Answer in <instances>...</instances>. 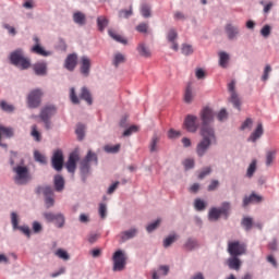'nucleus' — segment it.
I'll use <instances>...</instances> for the list:
<instances>
[{
    "label": "nucleus",
    "mask_w": 279,
    "mask_h": 279,
    "mask_svg": "<svg viewBox=\"0 0 279 279\" xmlns=\"http://www.w3.org/2000/svg\"><path fill=\"white\" fill-rule=\"evenodd\" d=\"M98 215H100V218L105 219L107 217V205L104 203H100L98 207Z\"/></svg>",
    "instance_id": "61"
},
{
    "label": "nucleus",
    "mask_w": 279,
    "mask_h": 279,
    "mask_svg": "<svg viewBox=\"0 0 279 279\" xmlns=\"http://www.w3.org/2000/svg\"><path fill=\"white\" fill-rule=\"evenodd\" d=\"M140 13L144 19L151 17V5L147 3L141 4Z\"/></svg>",
    "instance_id": "31"
},
{
    "label": "nucleus",
    "mask_w": 279,
    "mask_h": 279,
    "mask_svg": "<svg viewBox=\"0 0 279 279\" xmlns=\"http://www.w3.org/2000/svg\"><path fill=\"white\" fill-rule=\"evenodd\" d=\"M177 240V234H169L166 239L162 241V246L165 248L169 247L173 242Z\"/></svg>",
    "instance_id": "49"
},
{
    "label": "nucleus",
    "mask_w": 279,
    "mask_h": 279,
    "mask_svg": "<svg viewBox=\"0 0 279 279\" xmlns=\"http://www.w3.org/2000/svg\"><path fill=\"white\" fill-rule=\"evenodd\" d=\"M78 98L85 100V102H87L89 106H92L94 102L93 95L86 86L81 87V94L78 95Z\"/></svg>",
    "instance_id": "24"
},
{
    "label": "nucleus",
    "mask_w": 279,
    "mask_h": 279,
    "mask_svg": "<svg viewBox=\"0 0 279 279\" xmlns=\"http://www.w3.org/2000/svg\"><path fill=\"white\" fill-rule=\"evenodd\" d=\"M85 130L86 126L82 123H78V125H76V136L78 137V141H83L85 137Z\"/></svg>",
    "instance_id": "45"
},
{
    "label": "nucleus",
    "mask_w": 279,
    "mask_h": 279,
    "mask_svg": "<svg viewBox=\"0 0 279 279\" xmlns=\"http://www.w3.org/2000/svg\"><path fill=\"white\" fill-rule=\"evenodd\" d=\"M159 225H160V219H156L146 226V231L151 233L158 228Z\"/></svg>",
    "instance_id": "54"
},
{
    "label": "nucleus",
    "mask_w": 279,
    "mask_h": 279,
    "mask_svg": "<svg viewBox=\"0 0 279 279\" xmlns=\"http://www.w3.org/2000/svg\"><path fill=\"white\" fill-rule=\"evenodd\" d=\"M159 142L160 136L157 133H154L148 143L149 153L154 154L159 151Z\"/></svg>",
    "instance_id": "22"
},
{
    "label": "nucleus",
    "mask_w": 279,
    "mask_h": 279,
    "mask_svg": "<svg viewBox=\"0 0 279 279\" xmlns=\"http://www.w3.org/2000/svg\"><path fill=\"white\" fill-rule=\"evenodd\" d=\"M52 168L57 171H61L64 166V155L61 149H57L54 154H52Z\"/></svg>",
    "instance_id": "12"
},
{
    "label": "nucleus",
    "mask_w": 279,
    "mask_h": 279,
    "mask_svg": "<svg viewBox=\"0 0 279 279\" xmlns=\"http://www.w3.org/2000/svg\"><path fill=\"white\" fill-rule=\"evenodd\" d=\"M132 15H133V9H132V7H130L129 10H120V11L118 12V16H119L120 19H129V17H131Z\"/></svg>",
    "instance_id": "53"
},
{
    "label": "nucleus",
    "mask_w": 279,
    "mask_h": 279,
    "mask_svg": "<svg viewBox=\"0 0 279 279\" xmlns=\"http://www.w3.org/2000/svg\"><path fill=\"white\" fill-rule=\"evenodd\" d=\"M247 246L240 241H229L227 252L230 256H241L246 253Z\"/></svg>",
    "instance_id": "6"
},
{
    "label": "nucleus",
    "mask_w": 279,
    "mask_h": 279,
    "mask_svg": "<svg viewBox=\"0 0 279 279\" xmlns=\"http://www.w3.org/2000/svg\"><path fill=\"white\" fill-rule=\"evenodd\" d=\"M193 100V92L191 85L186 86L184 92V102L191 104Z\"/></svg>",
    "instance_id": "47"
},
{
    "label": "nucleus",
    "mask_w": 279,
    "mask_h": 279,
    "mask_svg": "<svg viewBox=\"0 0 279 279\" xmlns=\"http://www.w3.org/2000/svg\"><path fill=\"white\" fill-rule=\"evenodd\" d=\"M45 197V203H46V208H50L54 205V198H53V190L52 189H46V195Z\"/></svg>",
    "instance_id": "27"
},
{
    "label": "nucleus",
    "mask_w": 279,
    "mask_h": 279,
    "mask_svg": "<svg viewBox=\"0 0 279 279\" xmlns=\"http://www.w3.org/2000/svg\"><path fill=\"white\" fill-rule=\"evenodd\" d=\"M124 62L125 57L122 53L118 52L113 56V66L119 68V65Z\"/></svg>",
    "instance_id": "44"
},
{
    "label": "nucleus",
    "mask_w": 279,
    "mask_h": 279,
    "mask_svg": "<svg viewBox=\"0 0 279 279\" xmlns=\"http://www.w3.org/2000/svg\"><path fill=\"white\" fill-rule=\"evenodd\" d=\"M181 52L184 56H190L194 52L193 47L191 45L183 44L181 48Z\"/></svg>",
    "instance_id": "59"
},
{
    "label": "nucleus",
    "mask_w": 279,
    "mask_h": 279,
    "mask_svg": "<svg viewBox=\"0 0 279 279\" xmlns=\"http://www.w3.org/2000/svg\"><path fill=\"white\" fill-rule=\"evenodd\" d=\"M11 226L13 230H21L27 238L32 236V231L28 226H19V215L15 211L11 213Z\"/></svg>",
    "instance_id": "10"
},
{
    "label": "nucleus",
    "mask_w": 279,
    "mask_h": 279,
    "mask_svg": "<svg viewBox=\"0 0 279 279\" xmlns=\"http://www.w3.org/2000/svg\"><path fill=\"white\" fill-rule=\"evenodd\" d=\"M92 165L97 167L99 165V158L96 153L89 149L87 150V155H85V158L81 160V165L78 166L81 181H87L88 177L92 174Z\"/></svg>",
    "instance_id": "2"
},
{
    "label": "nucleus",
    "mask_w": 279,
    "mask_h": 279,
    "mask_svg": "<svg viewBox=\"0 0 279 279\" xmlns=\"http://www.w3.org/2000/svg\"><path fill=\"white\" fill-rule=\"evenodd\" d=\"M271 34V26L265 25L260 29V35L265 38H268Z\"/></svg>",
    "instance_id": "62"
},
{
    "label": "nucleus",
    "mask_w": 279,
    "mask_h": 279,
    "mask_svg": "<svg viewBox=\"0 0 279 279\" xmlns=\"http://www.w3.org/2000/svg\"><path fill=\"white\" fill-rule=\"evenodd\" d=\"M198 118L196 116L187 114L184 119V128L190 133H196L199 129V124L197 123Z\"/></svg>",
    "instance_id": "11"
},
{
    "label": "nucleus",
    "mask_w": 279,
    "mask_h": 279,
    "mask_svg": "<svg viewBox=\"0 0 279 279\" xmlns=\"http://www.w3.org/2000/svg\"><path fill=\"white\" fill-rule=\"evenodd\" d=\"M64 178L60 174L54 175V191L62 192L64 190Z\"/></svg>",
    "instance_id": "28"
},
{
    "label": "nucleus",
    "mask_w": 279,
    "mask_h": 279,
    "mask_svg": "<svg viewBox=\"0 0 279 279\" xmlns=\"http://www.w3.org/2000/svg\"><path fill=\"white\" fill-rule=\"evenodd\" d=\"M24 159L20 160V165L13 167V181L17 185H27L32 181V174L27 166L24 165Z\"/></svg>",
    "instance_id": "3"
},
{
    "label": "nucleus",
    "mask_w": 279,
    "mask_h": 279,
    "mask_svg": "<svg viewBox=\"0 0 279 279\" xmlns=\"http://www.w3.org/2000/svg\"><path fill=\"white\" fill-rule=\"evenodd\" d=\"M44 218H46L48 222H54L57 228H63L65 225V217L62 213H44Z\"/></svg>",
    "instance_id": "9"
},
{
    "label": "nucleus",
    "mask_w": 279,
    "mask_h": 279,
    "mask_svg": "<svg viewBox=\"0 0 279 279\" xmlns=\"http://www.w3.org/2000/svg\"><path fill=\"white\" fill-rule=\"evenodd\" d=\"M169 271H170V267L168 265H160L158 267V270L151 271V279H160L159 275L167 276Z\"/></svg>",
    "instance_id": "25"
},
{
    "label": "nucleus",
    "mask_w": 279,
    "mask_h": 279,
    "mask_svg": "<svg viewBox=\"0 0 279 279\" xmlns=\"http://www.w3.org/2000/svg\"><path fill=\"white\" fill-rule=\"evenodd\" d=\"M211 172H213L211 167H205V168H203V169L198 172L197 179H198V180H203V179H205L207 175H209Z\"/></svg>",
    "instance_id": "50"
},
{
    "label": "nucleus",
    "mask_w": 279,
    "mask_h": 279,
    "mask_svg": "<svg viewBox=\"0 0 279 279\" xmlns=\"http://www.w3.org/2000/svg\"><path fill=\"white\" fill-rule=\"evenodd\" d=\"M138 234V229L137 228H130L126 231H122L120 233V239L121 242H126L129 240H132L133 238H135Z\"/></svg>",
    "instance_id": "23"
},
{
    "label": "nucleus",
    "mask_w": 279,
    "mask_h": 279,
    "mask_svg": "<svg viewBox=\"0 0 279 279\" xmlns=\"http://www.w3.org/2000/svg\"><path fill=\"white\" fill-rule=\"evenodd\" d=\"M260 202H263V196L252 192L250 195L243 197L242 206L247 207L252 203L258 204Z\"/></svg>",
    "instance_id": "18"
},
{
    "label": "nucleus",
    "mask_w": 279,
    "mask_h": 279,
    "mask_svg": "<svg viewBox=\"0 0 279 279\" xmlns=\"http://www.w3.org/2000/svg\"><path fill=\"white\" fill-rule=\"evenodd\" d=\"M272 72V68L270 64H266L264 68V72L262 75V81L266 82L269 80V74Z\"/></svg>",
    "instance_id": "55"
},
{
    "label": "nucleus",
    "mask_w": 279,
    "mask_h": 279,
    "mask_svg": "<svg viewBox=\"0 0 279 279\" xmlns=\"http://www.w3.org/2000/svg\"><path fill=\"white\" fill-rule=\"evenodd\" d=\"M220 216H223L225 219H228L230 216V210H231V203L230 202H222L220 207L217 208Z\"/></svg>",
    "instance_id": "26"
},
{
    "label": "nucleus",
    "mask_w": 279,
    "mask_h": 279,
    "mask_svg": "<svg viewBox=\"0 0 279 279\" xmlns=\"http://www.w3.org/2000/svg\"><path fill=\"white\" fill-rule=\"evenodd\" d=\"M9 61L11 65L20 68V70H27L32 65L31 60L25 57V52L22 48L11 51Z\"/></svg>",
    "instance_id": "4"
},
{
    "label": "nucleus",
    "mask_w": 279,
    "mask_h": 279,
    "mask_svg": "<svg viewBox=\"0 0 279 279\" xmlns=\"http://www.w3.org/2000/svg\"><path fill=\"white\" fill-rule=\"evenodd\" d=\"M230 102L233 105L234 108H236L238 110H241V100H240L239 95L236 93L231 94Z\"/></svg>",
    "instance_id": "40"
},
{
    "label": "nucleus",
    "mask_w": 279,
    "mask_h": 279,
    "mask_svg": "<svg viewBox=\"0 0 279 279\" xmlns=\"http://www.w3.org/2000/svg\"><path fill=\"white\" fill-rule=\"evenodd\" d=\"M183 248L187 252L199 250L201 243L196 238L189 236L183 243Z\"/></svg>",
    "instance_id": "15"
},
{
    "label": "nucleus",
    "mask_w": 279,
    "mask_h": 279,
    "mask_svg": "<svg viewBox=\"0 0 279 279\" xmlns=\"http://www.w3.org/2000/svg\"><path fill=\"white\" fill-rule=\"evenodd\" d=\"M167 41L168 43H174L178 39V32L174 28H170L167 33Z\"/></svg>",
    "instance_id": "43"
},
{
    "label": "nucleus",
    "mask_w": 279,
    "mask_h": 279,
    "mask_svg": "<svg viewBox=\"0 0 279 279\" xmlns=\"http://www.w3.org/2000/svg\"><path fill=\"white\" fill-rule=\"evenodd\" d=\"M76 66H77V54L76 53L68 54V58H65V62L63 63V68H65V70L70 72H73Z\"/></svg>",
    "instance_id": "17"
},
{
    "label": "nucleus",
    "mask_w": 279,
    "mask_h": 279,
    "mask_svg": "<svg viewBox=\"0 0 279 279\" xmlns=\"http://www.w3.org/2000/svg\"><path fill=\"white\" fill-rule=\"evenodd\" d=\"M216 112L210 107H204L199 111L201 128L199 135L202 140L196 145V155L197 157H204L210 146L217 143V136L215 128L211 126V123L215 121Z\"/></svg>",
    "instance_id": "1"
},
{
    "label": "nucleus",
    "mask_w": 279,
    "mask_h": 279,
    "mask_svg": "<svg viewBox=\"0 0 279 279\" xmlns=\"http://www.w3.org/2000/svg\"><path fill=\"white\" fill-rule=\"evenodd\" d=\"M218 56H219V65L221 68H227L230 61V56L225 51L219 52Z\"/></svg>",
    "instance_id": "33"
},
{
    "label": "nucleus",
    "mask_w": 279,
    "mask_h": 279,
    "mask_svg": "<svg viewBox=\"0 0 279 279\" xmlns=\"http://www.w3.org/2000/svg\"><path fill=\"white\" fill-rule=\"evenodd\" d=\"M31 136H33V140H35V142H41L43 137L40 132L38 131L37 125L31 126Z\"/></svg>",
    "instance_id": "39"
},
{
    "label": "nucleus",
    "mask_w": 279,
    "mask_h": 279,
    "mask_svg": "<svg viewBox=\"0 0 279 279\" xmlns=\"http://www.w3.org/2000/svg\"><path fill=\"white\" fill-rule=\"evenodd\" d=\"M264 135V125L263 123H257L256 129L247 137V142L256 143Z\"/></svg>",
    "instance_id": "20"
},
{
    "label": "nucleus",
    "mask_w": 279,
    "mask_h": 279,
    "mask_svg": "<svg viewBox=\"0 0 279 279\" xmlns=\"http://www.w3.org/2000/svg\"><path fill=\"white\" fill-rule=\"evenodd\" d=\"M207 207V203L203 201L202 198L194 199V209L196 211H203Z\"/></svg>",
    "instance_id": "34"
},
{
    "label": "nucleus",
    "mask_w": 279,
    "mask_h": 279,
    "mask_svg": "<svg viewBox=\"0 0 279 279\" xmlns=\"http://www.w3.org/2000/svg\"><path fill=\"white\" fill-rule=\"evenodd\" d=\"M96 24L98 25V31L104 32L109 25V21L106 17L98 16V19L96 20Z\"/></svg>",
    "instance_id": "35"
},
{
    "label": "nucleus",
    "mask_w": 279,
    "mask_h": 279,
    "mask_svg": "<svg viewBox=\"0 0 279 279\" xmlns=\"http://www.w3.org/2000/svg\"><path fill=\"white\" fill-rule=\"evenodd\" d=\"M113 271H121L126 266V254L123 250L113 252Z\"/></svg>",
    "instance_id": "7"
},
{
    "label": "nucleus",
    "mask_w": 279,
    "mask_h": 279,
    "mask_svg": "<svg viewBox=\"0 0 279 279\" xmlns=\"http://www.w3.org/2000/svg\"><path fill=\"white\" fill-rule=\"evenodd\" d=\"M182 166L185 171H189L191 169L195 168V160L193 158H187L182 161Z\"/></svg>",
    "instance_id": "42"
},
{
    "label": "nucleus",
    "mask_w": 279,
    "mask_h": 279,
    "mask_svg": "<svg viewBox=\"0 0 279 279\" xmlns=\"http://www.w3.org/2000/svg\"><path fill=\"white\" fill-rule=\"evenodd\" d=\"M276 158V151L275 150H269L266 153V161H265V165L267 167L271 166V163L274 162Z\"/></svg>",
    "instance_id": "52"
},
{
    "label": "nucleus",
    "mask_w": 279,
    "mask_h": 279,
    "mask_svg": "<svg viewBox=\"0 0 279 279\" xmlns=\"http://www.w3.org/2000/svg\"><path fill=\"white\" fill-rule=\"evenodd\" d=\"M81 74L83 77L90 75V59L87 56L81 57Z\"/></svg>",
    "instance_id": "19"
},
{
    "label": "nucleus",
    "mask_w": 279,
    "mask_h": 279,
    "mask_svg": "<svg viewBox=\"0 0 279 279\" xmlns=\"http://www.w3.org/2000/svg\"><path fill=\"white\" fill-rule=\"evenodd\" d=\"M4 134L8 138H11L14 136V129L13 128H5L0 124V136L1 134Z\"/></svg>",
    "instance_id": "41"
},
{
    "label": "nucleus",
    "mask_w": 279,
    "mask_h": 279,
    "mask_svg": "<svg viewBox=\"0 0 279 279\" xmlns=\"http://www.w3.org/2000/svg\"><path fill=\"white\" fill-rule=\"evenodd\" d=\"M138 131L137 125H131L126 130L123 131L122 135L123 136H131L133 133Z\"/></svg>",
    "instance_id": "60"
},
{
    "label": "nucleus",
    "mask_w": 279,
    "mask_h": 279,
    "mask_svg": "<svg viewBox=\"0 0 279 279\" xmlns=\"http://www.w3.org/2000/svg\"><path fill=\"white\" fill-rule=\"evenodd\" d=\"M58 112V108L54 105H47L46 107L41 108L39 112V119L44 122V126L46 130L51 129V118Z\"/></svg>",
    "instance_id": "5"
},
{
    "label": "nucleus",
    "mask_w": 279,
    "mask_h": 279,
    "mask_svg": "<svg viewBox=\"0 0 279 279\" xmlns=\"http://www.w3.org/2000/svg\"><path fill=\"white\" fill-rule=\"evenodd\" d=\"M221 217V214L217 207H213L209 209L207 218L209 221H218Z\"/></svg>",
    "instance_id": "30"
},
{
    "label": "nucleus",
    "mask_w": 279,
    "mask_h": 279,
    "mask_svg": "<svg viewBox=\"0 0 279 279\" xmlns=\"http://www.w3.org/2000/svg\"><path fill=\"white\" fill-rule=\"evenodd\" d=\"M225 34L228 40H235L240 36V28L231 23L226 24Z\"/></svg>",
    "instance_id": "13"
},
{
    "label": "nucleus",
    "mask_w": 279,
    "mask_h": 279,
    "mask_svg": "<svg viewBox=\"0 0 279 279\" xmlns=\"http://www.w3.org/2000/svg\"><path fill=\"white\" fill-rule=\"evenodd\" d=\"M72 20H74L78 26H84L86 24V15L82 12L74 13V15H72Z\"/></svg>",
    "instance_id": "29"
},
{
    "label": "nucleus",
    "mask_w": 279,
    "mask_h": 279,
    "mask_svg": "<svg viewBox=\"0 0 279 279\" xmlns=\"http://www.w3.org/2000/svg\"><path fill=\"white\" fill-rule=\"evenodd\" d=\"M268 250L272 251V252H278L279 251V241L277 238H274L272 240H270L268 242L267 245Z\"/></svg>",
    "instance_id": "51"
},
{
    "label": "nucleus",
    "mask_w": 279,
    "mask_h": 279,
    "mask_svg": "<svg viewBox=\"0 0 279 279\" xmlns=\"http://www.w3.org/2000/svg\"><path fill=\"white\" fill-rule=\"evenodd\" d=\"M226 265H227L228 268L231 269V270H240V269H241V266H242V260H241L240 256L230 255V256L226 259Z\"/></svg>",
    "instance_id": "14"
},
{
    "label": "nucleus",
    "mask_w": 279,
    "mask_h": 279,
    "mask_svg": "<svg viewBox=\"0 0 279 279\" xmlns=\"http://www.w3.org/2000/svg\"><path fill=\"white\" fill-rule=\"evenodd\" d=\"M70 101H72L74 105H78L81 102L74 87L70 88Z\"/></svg>",
    "instance_id": "56"
},
{
    "label": "nucleus",
    "mask_w": 279,
    "mask_h": 279,
    "mask_svg": "<svg viewBox=\"0 0 279 279\" xmlns=\"http://www.w3.org/2000/svg\"><path fill=\"white\" fill-rule=\"evenodd\" d=\"M120 148H121L120 144L113 145V146H110V145L105 146V150L107 151V154H117L120 151Z\"/></svg>",
    "instance_id": "57"
},
{
    "label": "nucleus",
    "mask_w": 279,
    "mask_h": 279,
    "mask_svg": "<svg viewBox=\"0 0 279 279\" xmlns=\"http://www.w3.org/2000/svg\"><path fill=\"white\" fill-rule=\"evenodd\" d=\"M80 156L77 153H72L70 157H68V162H65V168H68V172L74 173L77 167V161Z\"/></svg>",
    "instance_id": "16"
},
{
    "label": "nucleus",
    "mask_w": 279,
    "mask_h": 279,
    "mask_svg": "<svg viewBox=\"0 0 279 279\" xmlns=\"http://www.w3.org/2000/svg\"><path fill=\"white\" fill-rule=\"evenodd\" d=\"M256 169H257V161L252 160V162L250 163V166L246 170V177L252 178L254 175V173L256 172Z\"/></svg>",
    "instance_id": "46"
},
{
    "label": "nucleus",
    "mask_w": 279,
    "mask_h": 279,
    "mask_svg": "<svg viewBox=\"0 0 279 279\" xmlns=\"http://www.w3.org/2000/svg\"><path fill=\"white\" fill-rule=\"evenodd\" d=\"M47 70H48V64L46 61H40L33 64V72H35V75L37 76H46Z\"/></svg>",
    "instance_id": "21"
},
{
    "label": "nucleus",
    "mask_w": 279,
    "mask_h": 279,
    "mask_svg": "<svg viewBox=\"0 0 279 279\" xmlns=\"http://www.w3.org/2000/svg\"><path fill=\"white\" fill-rule=\"evenodd\" d=\"M43 231V225L39 221H33V233H40Z\"/></svg>",
    "instance_id": "64"
},
{
    "label": "nucleus",
    "mask_w": 279,
    "mask_h": 279,
    "mask_svg": "<svg viewBox=\"0 0 279 279\" xmlns=\"http://www.w3.org/2000/svg\"><path fill=\"white\" fill-rule=\"evenodd\" d=\"M241 226L244 230L250 231L253 228V218L251 217H243L241 220Z\"/></svg>",
    "instance_id": "37"
},
{
    "label": "nucleus",
    "mask_w": 279,
    "mask_h": 279,
    "mask_svg": "<svg viewBox=\"0 0 279 279\" xmlns=\"http://www.w3.org/2000/svg\"><path fill=\"white\" fill-rule=\"evenodd\" d=\"M56 254H57V256H59V258H62L64 260H68L70 258L69 253L62 248L57 250Z\"/></svg>",
    "instance_id": "63"
},
{
    "label": "nucleus",
    "mask_w": 279,
    "mask_h": 279,
    "mask_svg": "<svg viewBox=\"0 0 279 279\" xmlns=\"http://www.w3.org/2000/svg\"><path fill=\"white\" fill-rule=\"evenodd\" d=\"M109 37L113 38V40H116L122 45L128 44V40L123 39L120 35L113 33L112 31H109Z\"/></svg>",
    "instance_id": "58"
},
{
    "label": "nucleus",
    "mask_w": 279,
    "mask_h": 279,
    "mask_svg": "<svg viewBox=\"0 0 279 279\" xmlns=\"http://www.w3.org/2000/svg\"><path fill=\"white\" fill-rule=\"evenodd\" d=\"M41 97H43L41 89L31 90L26 99V104H28V108H32V109L38 108L41 102Z\"/></svg>",
    "instance_id": "8"
},
{
    "label": "nucleus",
    "mask_w": 279,
    "mask_h": 279,
    "mask_svg": "<svg viewBox=\"0 0 279 279\" xmlns=\"http://www.w3.org/2000/svg\"><path fill=\"white\" fill-rule=\"evenodd\" d=\"M31 51L39 54V56H44V57H49L52 54L51 51H46L41 46L40 44H37L35 46H33V48L31 49Z\"/></svg>",
    "instance_id": "32"
},
{
    "label": "nucleus",
    "mask_w": 279,
    "mask_h": 279,
    "mask_svg": "<svg viewBox=\"0 0 279 279\" xmlns=\"http://www.w3.org/2000/svg\"><path fill=\"white\" fill-rule=\"evenodd\" d=\"M33 157L35 158V161L41 163V165H47V158L45 155H43L39 150H35L33 153Z\"/></svg>",
    "instance_id": "38"
},
{
    "label": "nucleus",
    "mask_w": 279,
    "mask_h": 279,
    "mask_svg": "<svg viewBox=\"0 0 279 279\" xmlns=\"http://www.w3.org/2000/svg\"><path fill=\"white\" fill-rule=\"evenodd\" d=\"M0 108L8 113H12L15 110V107L13 105L8 104L5 100H2L0 102Z\"/></svg>",
    "instance_id": "48"
},
{
    "label": "nucleus",
    "mask_w": 279,
    "mask_h": 279,
    "mask_svg": "<svg viewBox=\"0 0 279 279\" xmlns=\"http://www.w3.org/2000/svg\"><path fill=\"white\" fill-rule=\"evenodd\" d=\"M136 50L141 57H144V58L150 57V51L148 50L145 44H140Z\"/></svg>",
    "instance_id": "36"
}]
</instances>
